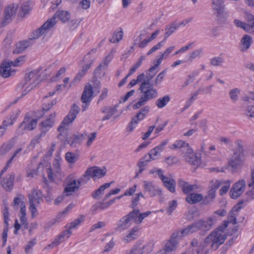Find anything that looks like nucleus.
Returning a JSON list of instances; mask_svg holds the SVG:
<instances>
[{"instance_id":"nucleus-1","label":"nucleus","mask_w":254,"mask_h":254,"mask_svg":"<svg viewBox=\"0 0 254 254\" xmlns=\"http://www.w3.org/2000/svg\"><path fill=\"white\" fill-rule=\"evenodd\" d=\"M224 228L220 227L212 231L203 242L198 243L196 239L191 242L192 249L196 254H208L210 249L217 250L224 243L227 236L223 234Z\"/></svg>"},{"instance_id":"nucleus-2","label":"nucleus","mask_w":254,"mask_h":254,"mask_svg":"<svg viewBox=\"0 0 254 254\" xmlns=\"http://www.w3.org/2000/svg\"><path fill=\"white\" fill-rule=\"evenodd\" d=\"M70 17V14L67 11L59 10L57 11L52 18L49 19L39 28L37 37L41 36L47 31L51 29L57 23V18H59L63 23H65L69 20ZM37 33H38V32Z\"/></svg>"},{"instance_id":"nucleus-3","label":"nucleus","mask_w":254,"mask_h":254,"mask_svg":"<svg viewBox=\"0 0 254 254\" xmlns=\"http://www.w3.org/2000/svg\"><path fill=\"white\" fill-rule=\"evenodd\" d=\"M213 224V220L209 218L206 220L199 219L191 225H188L186 228L182 230V233L188 235L201 230L203 233L202 235L209 231Z\"/></svg>"},{"instance_id":"nucleus-4","label":"nucleus","mask_w":254,"mask_h":254,"mask_svg":"<svg viewBox=\"0 0 254 254\" xmlns=\"http://www.w3.org/2000/svg\"><path fill=\"white\" fill-rule=\"evenodd\" d=\"M39 69L31 71L25 74L23 81L21 83L22 88H25L22 95H26L35 87L40 82Z\"/></svg>"},{"instance_id":"nucleus-5","label":"nucleus","mask_w":254,"mask_h":254,"mask_svg":"<svg viewBox=\"0 0 254 254\" xmlns=\"http://www.w3.org/2000/svg\"><path fill=\"white\" fill-rule=\"evenodd\" d=\"M106 174V169L103 168L101 169L98 167L94 166L88 168L85 172L84 175L79 179V185L86 184L91 178L97 177L101 178L104 177Z\"/></svg>"},{"instance_id":"nucleus-6","label":"nucleus","mask_w":254,"mask_h":254,"mask_svg":"<svg viewBox=\"0 0 254 254\" xmlns=\"http://www.w3.org/2000/svg\"><path fill=\"white\" fill-rule=\"evenodd\" d=\"M42 192L40 190L34 189L28 195L29 210L32 216L34 217L37 215V210L36 205H39L42 200Z\"/></svg>"},{"instance_id":"nucleus-7","label":"nucleus","mask_w":254,"mask_h":254,"mask_svg":"<svg viewBox=\"0 0 254 254\" xmlns=\"http://www.w3.org/2000/svg\"><path fill=\"white\" fill-rule=\"evenodd\" d=\"M79 107L75 104L72 106L68 114L64 118L60 126L58 128V130L61 134L62 131L64 129V126L72 123L76 118L77 115L79 112Z\"/></svg>"},{"instance_id":"nucleus-8","label":"nucleus","mask_w":254,"mask_h":254,"mask_svg":"<svg viewBox=\"0 0 254 254\" xmlns=\"http://www.w3.org/2000/svg\"><path fill=\"white\" fill-rule=\"evenodd\" d=\"M213 8L217 13V17L220 22H224L228 14L225 11V4L223 0H212Z\"/></svg>"},{"instance_id":"nucleus-9","label":"nucleus","mask_w":254,"mask_h":254,"mask_svg":"<svg viewBox=\"0 0 254 254\" xmlns=\"http://www.w3.org/2000/svg\"><path fill=\"white\" fill-rule=\"evenodd\" d=\"M39 31V29L36 30L35 31L33 32V35L32 37L28 39V40L23 41L18 43L16 45V48L13 50L14 54H19L24 52L25 49L29 46L32 45L35 42V40L36 39H38L40 36L37 37L38 35V33L37 32Z\"/></svg>"},{"instance_id":"nucleus-10","label":"nucleus","mask_w":254,"mask_h":254,"mask_svg":"<svg viewBox=\"0 0 254 254\" xmlns=\"http://www.w3.org/2000/svg\"><path fill=\"white\" fill-rule=\"evenodd\" d=\"M246 182L242 179L234 184L230 190L231 198L236 199L244 191Z\"/></svg>"},{"instance_id":"nucleus-11","label":"nucleus","mask_w":254,"mask_h":254,"mask_svg":"<svg viewBox=\"0 0 254 254\" xmlns=\"http://www.w3.org/2000/svg\"><path fill=\"white\" fill-rule=\"evenodd\" d=\"M143 183L144 193H147L150 197L161 194V190L154 186L151 182L144 181Z\"/></svg>"},{"instance_id":"nucleus-12","label":"nucleus","mask_w":254,"mask_h":254,"mask_svg":"<svg viewBox=\"0 0 254 254\" xmlns=\"http://www.w3.org/2000/svg\"><path fill=\"white\" fill-rule=\"evenodd\" d=\"M11 65L9 61L4 60L0 64V73L3 78H7L13 75L15 72L14 70L11 68Z\"/></svg>"},{"instance_id":"nucleus-13","label":"nucleus","mask_w":254,"mask_h":254,"mask_svg":"<svg viewBox=\"0 0 254 254\" xmlns=\"http://www.w3.org/2000/svg\"><path fill=\"white\" fill-rule=\"evenodd\" d=\"M224 182L216 180L213 184L210 187V189L208 191L207 195L205 196L204 200L205 203H208L212 202L215 197V192L220 186L223 184Z\"/></svg>"},{"instance_id":"nucleus-14","label":"nucleus","mask_w":254,"mask_h":254,"mask_svg":"<svg viewBox=\"0 0 254 254\" xmlns=\"http://www.w3.org/2000/svg\"><path fill=\"white\" fill-rule=\"evenodd\" d=\"M115 52L114 50H112L110 53L103 59L100 64L95 68L94 70L95 74L97 75L98 73H100V70H104L108 68L109 64L113 58V54Z\"/></svg>"},{"instance_id":"nucleus-15","label":"nucleus","mask_w":254,"mask_h":254,"mask_svg":"<svg viewBox=\"0 0 254 254\" xmlns=\"http://www.w3.org/2000/svg\"><path fill=\"white\" fill-rule=\"evenodd\" d=\"M72 232L69 228H66V230L62 232L48 247L50 248H52L59 245L60 244L64 241L65 240L68 239Z\"/></svg>"},{"instance_id":"nucleus-16","label":"nucleus","mask_w":254,"mask_h":254,"mask_svg":"<svg viewBox=\"0 0 254 254\" xmlns=\"http://www.w3.org/2000/svg\"><path fill=\"white\" fill-rule=\"evenodd\" d=\"M153 247V244L149 242L142 247L134 246L131 251L132 254H149Z\"/></svg>"},{"instance_id":"nucleus-17","label":"nucleus","mask_w":254,"mask_h":254,"mask_svg":"<svg viewBox=\"0 0 254 254\" xmlns=\"http://www.w3.org/2000/svg\"><path fill=\"white\" fill-rule=\"evenodd\" d=\"M37 125V120L31 119L26 116L23 121L20 124V127L23 130H32L36 128Z\"/></svg>"},{"instance_id":"nucleus-18","label":"nucleus","mask_w":254,"mask_h":254,"mask_svg":"<svg viewBox=\"0 0 254 254\" xmlns=\"http://www.w3.org/2000/svg\"><path fill=\"white\" fill-rule=\"evenodd\" d=\"M142 94V96L147 101L156 98L158 96L157 90L152 86H148V88L139 89Z\"/></svg>"},{"instance_id":"nucleus-19","label":"nucleus","mask_w":254,"mask_h":254,"mask_svg":"<svg viewBox=\"0 0 254 254\" xmlns=\"http://www.w3.org/2000/svg\"><path fill=\"white\" fill-rule=\"evenodd\" d=\"M150 111L148 106L143 107L137 113L136 115L131 119V123L137 124L139 121H142L147 116Z\"/></svg>"},{"instance_id":"nucleus-20","label":"nucleus","mask_w":254,"mask_h":254,"mask_svg":"<svg viewBox=\"0 0 254 254\" xmlns=\"http://www.w3.org/2000/svg\"><path fill=\"white\" fill-rule=\"evenodd\" d=\"M3 216L4 219V223L5 224V227L3 231L2 237L3 241L2 246L3 247L4 246L6 242L7 237V232L8 230L9 212L7 206H5L4 209H3Z\"/></svg>"},{"instance_id":"nucleus-21","label":"nucleus","mask_w":254,"mask_h":254,"mask_svg":"<svg viewBox=\"0 0 254 254\" xmlns=\"http://www.w3.org/2000/svg\"><path fill=\"white\" fill-rule=\"evenodd\" d=\"M93 93V91L92 86L90 84L86 85L84 87L81 97L82 103L89 104L91 101Z\"/></svg>"},{"instance_id":"nucleus-22","label":"nucleus","mask_w":254,"mask_h":254,"mask_svg":"<svg viewBox=\"0 0 254 254\" xmlns=\"http://www.w3.org/2000/svg\"><path fill=\"white\" fill-rule=\"evenodd\" d=\"M253 39L249 35H245L240 43V49L241 52L247 51L253 43Z\"/></svg>"},{"instance_id":"nucleus-23","label":"nucleus","mask_w":254,"mask_h":254,"mask_svg":"<svg viewBox=\"0 0 254 254\" xmlns=\"http://www.w3.org/2000/svg\"><path fill=\"white\" fill-rule=\"evenodd\" d=\"M55 117V113L51 114L48 118H47L45 121L42 122L39 125L41 130L42 132H44V133H46L47 131L48 130V128H50L53 126Z\"/></svg>"},{"instance_id":"nucleus-24","label":"nucleus","mask_w":254,"mask_h":254,"mask_svg":"<svg viewBox=\"0 0 254 254\" xmlns=\"http://www.w3.org/2000/svg\"><path fill=\"white\" fill-rule=\"evenodd\" d=\"M131 222L129 218L125 215L118 222L117 226L115 228L117 231H122L129 228L131 225Z\"/></svg>"},{"instance_id":"nucleus-25","label":"nucleus","mask_w":254,"mask_h":254,"mask_svg":"<svg viewBox=\"0 0 254 254\" xmlns=\"http://www.w3.org/2000/svg\"><path fill=\"white\" fill-rule=\"evenodd\" d=\"M33 8V3L31 1L28 0L22 4L20 7L19 15L23 17L29 14L30 11Z\"/></svg>"},{"instance_id":"nucleus-26","label":"nucleus","mask_w":254,"mask_h":254,"mask_svg":"<svg viewBox=\"0 0 254 254\" xmlns=\"http://www.w3.org/2000/svg\"><path fill=\"white\" fill-rule=\"evenodd\" d=\"M118 105L110 107H105L102 108L101 111L103 113H106L107 115L102 118V121H106L110 119L111 117L117 112Z\"/></svg>"},{"instance_id":"nucleus-27","label":"nucleus","mask_w":254,"mask_h":254,"mask_svg":"<svg viewBox=\"0 0 254 254\" xmlns=\"http://www.w3.org/2000/svg\"><path fill=\"white\" fill-rule=\"evenodd\" d=\"M78 181L73 180L69 183L64 188V192L66 193V196L71 194L72 192L77 190L81 185L78 184Z\"/></svg>"},{"instance_id":"nucleus-28","label":"nucleus","mask_w":254,"mask_h":254,"mask_svg":"<svg viewBox=\"0 0 254 254\" xmlns=\"http://www.w3.org/2000/svg\"><path fill=\"white\" fill-rule=\"evenodd\" d=\"M203 196L201 194L190 193L187 195L186 200L190 204L197 203L203 199Z\"/></svg>"},{"instance_id":"nucleus-29","label":"nucleus","mask_w":254,"mask_h":254,"mask_svg":"<svg viewBox=\"0 0 254 254\" xmlns=\"http://www.w3.org/2000/svg\"><path fill=\"white\" fill-rule=\"evenodd\" d=\"M14 175L9 174L3 179L2 186L3 189L8 191H10L13 185Z\"/></svg>"},{"instance_id":"nucleus-30","label":"nucleus","mask_w":254,"mask_h":254,"mask_svg":"<svg viewBox=\"0 0 254 254\" xmlns=\"http://www.w3.org/2000/svg\"><path fill=\"white\" fill-rule=\"evenodd\" d=\"M241 208V206H238L237 208H236V210H234L235 207H234L229 212L228 220L227 222H225L224 226L222 227L224 228V229L226 228L228 226V223H232L233 224H236L237 223V220H236V214L235 213V211H238Z\"/></svg>"},{"instance_id":"nucleus-31","label":"nucleus","mask_w":254,"mask_h":254,"mask_svg":"<svg viewBox=\"0 0 254 254\" xmlns=\"http://www.w3.org/2000/svg\"><path fill=\"white\" fill-rule=\"evenodd\" d=\"M162 181L170 192H174L175 191L176 182L174 179L166 177Z\"/></svg>"},{"instance_id":"nucleus-32","label":"nucleus","mask_w":254,"mask_h":254,"mask_svg":"<svg viewBox=\"0 0 254 254\" xmlns=\"http://www.w3.org/2000/svg\"><path fill=\"white\" fill-rule=\"evenodd\" d=\"M178 242L171 239L166 244L164 250L161 254H167L168 253L174 251L177 247Z\"/></svg>"},{"instance_id":"nucleus-33","label":"nucleus","mask_w":254,"mask_h":254,"mask_svg":"<svg viewBox=\"0 0 254 254\" xmlns=\"http://www.w3.org/2000/svg\"><path fill=\"white\" fill-rule=\"evenodd\" d=\"M243 157L240 155H237V154H233L231 159L229 161V164L233 168L236 169L240 166L243 160Z\"/></svg>"},{"instance_id":"nucleus-34","label":"nucleus","mask_w":254,"mask_h":254,"mask_svg":"<svg viewBox=\"0 0 254 254\" xmlns=\"http://www.w3.org/2000/svg\"><path fill=\"white\" fill-rule=\"evenodd\" d=\"M178 28V25L176 21L172 22L167 25L165 28L166 32L164 35V40L166 39L169 36L172 34Z\"/></svg>"},{"instance_id":"nucleus-35","label":"nucleus","mask_w":254,"mask_h":254,"mask_svg":"<svg viewBox=\"0 0 254 254\" xmlns=\"http://www.w3.org/2000/svg\"><path fill=\"white\" fill-rule=\"evenodd\" d=\"M178 186L181 188L184 193H188L193 189L194 186L193 185H189L186 182L180 179L178 181Z\"/></svg>"},{"instance_id":"nucleus-36","label":"nucleus","mask_w":254,"mask_h":254,"mask_svg":"<svg viewBox=\"0 0 254 254\" xmlns=\"http://www.w3.org/2000/svg\"><path fill=\"white\" fill-rule=\"evenodd\" d=\"M138 230L137 227L132 228L127 235L123 239V241L126 243L130 242L136 238L137 232Z\"/></svg>"},{"instance_id":"nucleus-37","label":"nucleus","mask_w":254,"mask_h":254,"mask_svg":"<svg viewBox=\"0 0 254 254\" xmlns=\"http://www.w3.org/2000/svg\"><path fill=\"white\" fill-rule=\"evenodd\" d=\"M86 136V134L74 135L73 136L72 138L68 140V143L70 144L71 146H74V144H80L85 139Z\"/></svg>"},{"instance_id":"nucleus-38","label":"nucleus","mask_w":254,"mask_h":254,"mask_svg":"<svg viewBox=\"0 0 254 254\" xmlns=\"http://www.w3.org/2000/svg\"><path fill=\"white\" fill-rule=\"evenodd\" d=\"M112 182L109 183H105L104 185L100 187V188L92 192V196L95 199H97L98 196L102 194L105 189L109 188L112 184Z\"/></svg>"},{"instance_id":"nucleus-39","label":"nucleus","mask_w":254,"mask_h":254,"mask_svg":"<svg viewBox=\"0 0 254 254\" xmlns=\"http://www.w3.org/2000/svg\"><path fill=\"white\" fill-rule=\"evenodd\" d=\"M185 160L190 164L198 166L200 164L199 159L194 153L190 154L189 156H184Z\"/></svg>"},{"instance_id":"nucleus-40","label":"nucleus","mask_w":254,"mask_h":254,"mask_svg":"<svg viewBox=\"0 0 254 254\" xmlns=\"http://www.w3.org/2000/svg\"><path fill=\"white\" fill-rule=\"evenodd\" d=\"M85 216L84 215H80L79 217L75 219L72 222L67 224L65 226L66 228H69L70 230L72 229H75L77 226L79 225L84 220Z\"/></svg>"},{"instance_id":"nucleus-41","label":"nucleus","mask_w":254,"mask_h":254,"mask_svg":"<svg viewBox=\"0 0 254 254\" xmlns=\"http://www.w3.org/2000/svg\"><path fill=\"white\" fill-rule=\"evenodd\" d=\"M170 101V97L169 95H165L158 99L155 102V105L158 108H162L164 107Z\"/></svg>"},{"instance_id":"nucleus-42","label":"nucleus","mask_w":254,"mask_h":254,"mask_svg":"<svg viewBox=\"0 0 254 254\" xmlns=\"http://www.w3.org/2000/svg\"><path fill=\"white\" fill-rule=\"evenodd\" d=\"M142 34H140L138 37L135 40L134 45H137L139 48L143 49L145 48L147 44L151 42L149 39H144L142 41Z\"/></svg>"},{"instance_id":"nucleus-43","label":"nucleus","mask_w":254,"mask_h":254,"mask_svg":"<svg viewBox=\"0 0 254 254\" xmlns=\"http://www.w3.org/2000/svg\"><path fill=\"white\" fill-rule=\"evenodd\" d=\"M138 213L139 209H134L128 214L126 215V216L129 218V220L131 222L133 221L135 223L139 224V222H138V220L139 219Z\"/></svg>"},{"instance_id":"nucleus-44","label":"nucleus","mask_w":254,"mask_h":254,"mask_svg":"<svg viewBox=\"0 0 254 254\" xmlns=\"http://www.w3.org/2000/svg\"><path fill=\"white\" fill-rule=\"evenodd\" d=\"M14 144V140H10L6 144L2 145L0 148V154L3 155L6 154L13 147Z\"/></svg>"},{"instance_id":"nucleus-45","label":"nucleus","mask_w":254,"mask_h":254,"mask_svg":"<svg viewBox=\"0 0 254 254\" xmlns=\"http://www.w3.org/2000/svg\"><path fill=\"white\" fill-rule=\"evenodd\" d=\"M24 199V196L22 194H19L17 195V196L15 197L13 201L11 204L14 210H17L19 208V205H20L21 206V204L22 202H24L22 200Z\"/></svg>"},{"instance_id":"nucleus-46","label":"nucleus","mask_w":254,"mask_h":254,"mask_svg":"<svg viewBox=\"0 0 254 254\" xmlns=\"http://www.w3.org/2000/svg\"><path fill=\"white\" fill-rule=\"evenodd\" d=\"M65 157L66 160L68 163L70 164H74L76 161L78 160L79 155L70 152H68L66 153Z\"/></svg>"},{"instance_id":"nucleus-47","label":"nucleus","mask_w":254,"mask_h":254,"mask_svg":"<svg viewBox=\"0 0 254 254\" xmlns=\"http://www.w3.org/2000/svg\"><path fill=\"white\" fill-rule=\"evenodd\" d=\"M240 93V90L239 88H233L229 91V97L233 102H236L238 100V95Z\"/></svg>"},{"instance_id":"nucleus-48","label":"nucleus","mask_w":254,"mask_h":254,"mask_svg":"<svg viewBox=\"0 0 254 254\" xmlns=\"http://www.w3.org/2000/svg\"><path fill=\"white\" fill-rule=\"evenodd\" d=\"M235 144L237 145V149L234 154H237V155H240V156L243 157L244 148L242 141L241 140H237L236 141Z\"/></svg>"},{"instance_id":"nucleus-49","label":"nucleus","mask_w":254,"mask_h":254,"mask_svg":"<svg viewBox=\"0 0 254 254\" xmlns=\"http://www.w3.org/2000/svg\"><path fill=\"white\" fill-rule=\"evenodd\" d=\"M198 95V91H195L194 93L191 94V96L186 102L185 107L182 110V112L185 111L188 109L192 103V102L197 98Z\"/></svg>"},{"instance_id":"nucleus-50","label":"nucleus","mask_w":254,"mask_h":254,"mask_svg":"<svg viewBox=\"0 0 254 254\" xmlns=\"http://www.w3.org/2000/svg\"><path fill=\"white\" fill-rule=\"evenodd\" d=\"M203 52L202 49H197L190 53L188 61L192 62L195 58H199Z\"/></svg>"},{"instance_id":"nucleus-51","label":"nucleus","mask_w":254,"mask_h":254,"mask_svg":"<svg viewBox=\"0 0 254 254\" xmlns=\"http://www.w3.org/2000/svg\"><path fill=\"white\" fill-rule=\"evenodd\" d=\"M147 102L148 101L145 99L143 98V97L141 96L139 100L133 104L132 107L134 110L139 109L146 104Z\"/></svg>"},{"instance_id":"nucleus-52","label":"nucleus","mask_w":254,"mask_h":254,"mask_svg":"<svg viewBox=\"0 0 254 254\" xmlns=\"http://www.w3.org/2000/svg\"><path fill=\"white\" fill-rule=\"evenodd\" d=\"M246 18L248 22H252L251 24H247V25L249 26L250 30L251 29H253L250 33L254 34V15L250 13H247L246 14Z\"/></svg>"},{"instance_id":"nucleus-53","label":"nucleus","mask_w":254,"mask_h":254,"mask_svg":"<svg viewBox=\"0 0 254 254\" xmlns=\"http://www.w3.org/2000/svg\"><path fill=\"white\" fill-rule=\"evenodd\" d=\"M74 206V204L72 203L69 204L64 211H63L61 213H60L57 216V217L56 218V221L58 222L60 221L61 219L63 218L64 215L67 214L70 209L73 208Z\"/></svg>"},{"instance_id":"nucleus-54","label":"nucleus","mask_w":254,"mask_h":254,"mask_svg":"<svg viewBox=\"0 0 254 254\" xmlns=\"http://www.w3.org/2000/svg\"><path fill=\"white\" fill-rule=\"evenodd\" d=\"M123 31H120L117 33H114L110 39V41L113 43L119 42L123 37Z\"/></svg>"},{"instance_id":"nucleus-55","label":"nucleus","mask_w":254,"mask_h":254,"mask_svg":"<svg viewBox=\"0 0 254 254\" xmlns=\"http://www.w3.org/2000/svg\"><path fill=\"white\" fill-rule=\"evenodd\" d=\"M186 236V234H183L181 230H176L172 234L170 239L178 242V240L181 239L183 237Z\"/></svg>"},{"instance_id":"nucleus-56","label":"nucleus","mask_w":254,"mask_h":254,"mask_svg":"<svg viewBox=\"0 0 254 254\" xmlns=\"http://www.w3.org/2000/svg\"><path fill=\"white\" fill-rule=\"evenodd\" d=\"M159 153L155 148L150 150L148 154L145 155V158H148L149 160H155L157 158L158 156L159 155Z\"/></svg>"},{"instance_id":"nucleus-57","label":"nucleus","mask_w":254,"mask_h":254,"mask_svg":"<svg viewBox=\"0 0 254 254\" xmlns=\"http://www.w3.org/2000/svg\"><path fill=\"white\" fill-rule=\"evenodd\" d=\"M11 125V122H9L7 120L3 121L2 125L0 126V138L5 133L7 127Z\"/></svg>"},{"instance_id":"nucleus-58","label":"nucleus","mask_w":254,"mask_h":254,"mask_svg":"<svg viewBox=\"0 0 254 254\" xmlns=\"http://www.w3.org/2000/svg\"><path fill=\"white\" fill-rule=\"evenodd\" d=\"M109 207L107 202L103 203L101 202H98L95 204L92 207L93 211H96L98 209L103 210L106 209Z\"/></svg>"},{"instance_id":"nucleus-59","label":"nucleus","mask_w":254,"mask_h":254,"mask_svg":"<svg viewBox=\"0 0 254 254\" xmlns=\"http://www.w3.org/2000/svg\"><path fill=\"white\" fill-rule=\"evenodd\" d=\"M234 23L237 27H241L247 32H251L250 31V27L249 26L247 25V23L242 22L238 19L234 20Z\"/></svg>"},{"instance_id":"nucleus-60","label":"nucleus","mask_w":254,"mask_h":254,"mask_svg":"<svg viewBox=\"0 0 254 254\" xmlns=\"http://www.w3.org/2000/svg\"><path fill=\"white\" fill-rule=\"evenodd\" d=\"M224 62V60L220 57H215L210 59V64L214 66H220Z\"/></svg>"},{"instance_id":"nucleus-61","label":"nucleus","mask_w":254,"mask_h":254,"mask_svg":"<svg viewBox=\"0 0 254 254\" xmlns=\"http://www.w3.org/2000/svg\"><path fill=\"white\" fill-rule=\"evenodd\" d=\"M140 197L145 198L144 195L141 192L135 194V196L132 198L131 207L134 208L137 205V202L139 200Z\"/></svg>"},{"instance_id":"nucleus-62","label":"nucleus","mask_w":254,"mask_h":254,"mask_svg":"<svg viewBox=\"0 0 254 254\" xmlns=\"http://www.w3.org/2000/svg\"><path fill=\"white\" fill-rule=\"evenodd\" d=\"M169 206L168 209V212L169 215H170L171 213L175 209L177 206V202L175 200H173L169 202Z\"/></svg>"},{"instance_id":"nucleus-63","label":"nucleus","mask_w":254,"mask_h":254,"mask_svg":"<svg viewBox=\"0 0 254 254\" xmlns=\"http://www.w3.org/2000/svg\"><path fill=\"white\" fill-rule=\"evenodd\" d=\"M163 41L158 43L157 45L151 48L147 53V55H150L152 53L156 52L157 50H159L161 48L162 46H163Z\"/></svg>"},{"instance_id":"nucleus-64","label":"nucleus","mask_w":254,"mask_h":254,"mask_svg":"<svg viewBox=\"0 0 254 254\" xmlns=\"http://www.w3.org/2000/svg\"><path fill=\"white\" fill-rule=\"evenodd\" d=\"M248 185L249 187L254 189V166L251 169V179Z\"/></svg>"}]
</instances>
